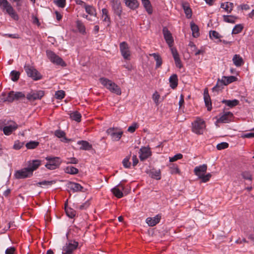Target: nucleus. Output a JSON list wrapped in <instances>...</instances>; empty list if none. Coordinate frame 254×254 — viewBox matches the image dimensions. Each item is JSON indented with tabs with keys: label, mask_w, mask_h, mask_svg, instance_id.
<instances>
[{
	"label": "nucleus",
	"mask_w": 254,
	"mask_h": 254,
	"mask_svg": "<svg viewBox=\"0 0 254 254\" xmlns=\"http://www.w3.org/2000/svg\"><path fill=\"white\" fill-rule=\"evenodd\" d=\"M100 83L111 92L120 95L121 89L115 83L108 78L101 77L99 79Z\"/></svg>",
	"instance_id": "obj_1"
},
{
	"label": "nucleus",
	"mask_w": 254,
	"mask_h": 254,
	"mask_svg": "<svg viewBox=\"0 0 254 254\" xmlns=\"http://www.w3.org/2000/svg\"><path fill=\"white\" fill-rule=\"evenodd\" d=\"M0 8L14 20L18 19V16L7 0H0Z\"/></svg>",
	"instance_id": "obj_2"
},
{
	"label": "nucleus",
	"mask_w": 254,
	"mask_h": 254,
	"mask_svg": "<svg viewBox=\"0 0 254 254\" xmlns=\"http://www.w3.org/2000/svg\"><path fill=\"white\" fill-rule=\"evenodd\" d=\"M205 128V122L200 118H197L192 123V131L196 134H202Z\"/></svg>",
	"instance_id": "obj_3"
},
{
	"label": "nucleus",
	"mask_w": 254,
	"mask_h": 254,
	"mask_svg": "<svg viewBox=\"0 0 254 254\" xmlns=\"http://www.w3.org/2000/svg\"><path fill=\"white\" fill-rule=\"evenodd\" d=\"M237 77L234 76H223L221 80L218 79L216 85L212 88L213 91H217L220 89L219 84L221 85H227L232 83L237 80Z\"/></svg>",
	"instance_id": "obj_4"
},
{
	"label": "nucleus",
	"mask_w": 254,
	"mask_h": 254,
	"mask_svg": "<svg viewBox=\"0 0 254 254\" xmlns=\"http://www.w3.org/2000/svg\"><path fill=\"white\" fill-rule=\"evenodd\" d=\"M46 160L48 161V163L45 165V167L49 170L57 168L61 163L60 158L58 157L47 156Z\"/></svg>",
	"instance_id": "obj_5"
},
{
	"label": "nucleus",
	"mask_w": 254,
	"mask_h": 254,
	"mask_svg": "<svg viewBox=\"0 0 254 254\" xmlns=\"http://www.w3.org/2000/svg\"><path fill=\"white\" fill-rule=\"evenodd\" d=\"M24 68L27 75L33 80H37L42 78L41 74L34 67L26 64Z\"/></svg>",
	"instance_id": "obj_6"
},
{
	"label": "nucleus",
	"mask_w": 254,
	"mask_h": 254,
	"mask_svg": "<svg viewBox=\"0 0 254 254\" xmlns=\"http://www.w3.org/2000/svg\"><path fill=\"white\" fill-rule=\"evenodd\" d=\"M46 54L48 58L53 63L62 66H65L66 65L65 62L63 59L52 51H47Z\"/></svg>",
	"instance_id": "obj_7"
},
{
	"label": "nucleus",
	"mask_w": 254,
	"mask_h": 254,
	"mask_svg": "<svg viewBox=\"0 0 254 254\" xmlns=\"http://www.w3.org/2000/svg\"><path fill=\"white\" fill-rule=\"evenodd\" d=\"M118 130L117 127H110L107 130L106 132L109 135H110L113 140L118 141L121 138L123 132L121 130L118 131Z\"/></svg>",
	"instance_id": "obj_8"
},
{
	"label": "nucleus",
	"mask_w": 254,
	"mask_h": 254,
	"mask_svg": "<svg viewBox=\"0 0 254 254\" xmlns=\"http://www.w3.org/2000/svg\"><path fill=\"white\" fill-rule=\"evenodd\" d=\"M33 175V173L29 170L26 167L21 170L15 171L14 177L17 179H22L31 177Z\"/></svg>",
	"instance_id": "obj_9"
},
{
	"label": "nucleus",
	"mask_w": 254,
	"mask_h": 254,
	"mask_svg": "<svg viewBox=\"0 0 254 254\" xmlns=\"http://www.w3.org/2000/svg\"><path fill=\"white\" fill-rule=\"evenodd\" d=\"M120 50L123 57L125 60H128L130 59V52L128 45L126 42H123L120 44Z\"/></svg>",
	"instance_id": "obj_10"
},
{
	"label": "nucleus",
	"mask_w": 254,
	"mask_h": 254,
	"mask_svg": "<svg viewBox=\"0 0 254 254\" xmlns=\"http://www.w3.org/2000/svg\"><path fill=\"white\" fill-rule=\"evenodd\" d=\"M25 97V95L22 92H14L13 91L8 93L6 99L4 100L5 101L12 102L15 100H19Z\"/></svg>",
	"instance_id": "obj_11"
},
{
	"label": "nucleus",
	"mask_w": 254,
	"mask_h": 254,
	"mask_svg": "<svg viewBox=\"0 0 254 254\" xmlns=\"http://www.w3.org/2000/svg\"><path fill=\"white\" fill-rule=\"evenodd\" d=\"M114 13L121 17L123 9L120 0H109Z\"/></svg>",
	"instance_id": "obj_12"
},
{
	"label": "nucleus",
	"mask_w": 254,
	"mask_h": 254,
	"mask_svg": "<svg viewBox=\"0 0 254 254\" xmlns=\"http://www.w3.org/2000/svg\"><path fill=\"white\" fill-rule=\"evenodd\" d=\"M44 95V92L42 90H32L26 95V98L30 101L41 99Z\"/></svg>",
	"instance_id": "obj_13"
},
{
	"label": "nucleus",
	"mask_w": 254,
	"mask_h": 254,
	"mask_svg": "<svg viewBox=\"0 0 254 254\" xmlns=\"http://www.w3.org/2000/svg\"><path fill=\"white\" fill-rule=\"evenodd\" d=\"M78 246V243L75 240H69L65 245L63 247V251L68 252L73 254V252L75 250Z\"/></svg>",
	"instance_id": "obj_14"
},
{
	"label": "nucleus",
	"mask_w": 254,
	"mask_h": 254,
	"mask_svg": "<svg viewBox=\"0 0 254 254\" xmlns=\"http://www.w3.org/2000/svg\"><path fill=\"white\" fill-rule=\"evenodd\" d=\"M233 118V114L231 112H227L223 114L217 119V123H228L231 122Z\"/></svg>",
	"instance_id": "obj_15"
},
{
	"label": "nucleus",
	"mask_w": 254,
	"mask_h": 254,
	"mask_svg": "<svg viewBox=\"0 0 254 254\" xmlns=\"http://www.w3.org/2000/svg\"><path fill=\"white\" fill-rule=\"evenodd\" d=\"M139 158L141 161H144L151 155V152L149 147H142L139 151Z\"/></svg>",
	"instance_id": "obj_16"
},
{
	"label": "nucleus",
	"mask_w": 254,
	"mask_h": 254,
	"mask_svg": "<svg viewBox=\"0 0 254 254\" xmlns=\"http://www.w3.org/2000/svg\"><path fill=\"white\" fill-rule=\"evenodd\" d=\"M163 33L166 43L170 47H172L174 43V40L171 33L166 27L163 28Z\"/></svg>",
	"instance_id": "obj_17"
},
{
	"label": "nucleus",
	"mask_w": 254,
	"mask_h": 254,
	"mask_svg": "<svg viewBox=\"0 0 254 254\" xmlns=\"http://www.w3.org/2000/svg\"><path fill=\"white\" fill-rule=\"evenodd\" d=\"M41 164V161L40 160H32L28 162L27 167L31 173H33V171L38 168Z\"/></svg>",
	"instance_id": "obj_18"
},
{
	"label": "nucleus",
	"mask_w": 254,
	"mask_h": 254,
	"mask_svg": "<svg viewBox=\"0 0 254 254\" xmlns=\"http://www.w3.org/2000/svg\"><path fill=\"white\" fill-rule=\"evenodd\" d=\"M171 50L176 67L179 68H181L183 67V64L177 50L175 48H171Z\"/></svg>",
	"instance_id": "obj_19"
},
{
	"label": "nucleus",
	"mask_w": 254,
	"mask_h": 254,
	"mask_svg": "<svg viewBox=\"0 0 254 254\" xmlns=\"http://www.w3.org/2000/svg\"><path fill=\"white\" fill-rule=\"evenodd\" d=\"M207 166L206 164L197 166L194 169L195 175L199 178L201 177L206 172Z\"/></svg>",
	"instance_id": "obj_20"
},
{
	"label": "nucleus",
	"mask_w": 254,
	"mask_h": 254,
	"mask_svg": "<svg viewBox=\"0 0 254 254\" xmlns=\"http://www.w3.org/2000/svg\"><path fill=\"white\" fill-rule=\"evenodd\" d=\"M17 128V125L15 123L12 122L11 124L4 127L3 128V131L5 135H9L14 130H16Z\"/></svg>",
	"instance_id": "obj_21"
},
{
	"label": "nucleus",
	"mask_w": 254,
	"mask_h": 254,
	"mask_svg": "<svg viewBox=\"0 0 254 254\" xmlns=\"http://www.w3.org/2000/svg\"><path fill=\"white\" fill-rule=\"evenodd\" d=\"M121 189L123 190L124 188L123 185L120 184L113 188L111 190V191L117 197L121 198L123 196V193Z\"/></svg>",
	"instance_id": "obj_22"
},
{
	"label": "nucleus",
	"mask_w": 254,
	"mask_h": 254,
	"mask_svg": "<svg viewBox=\"0 0 254 254\" xmlns=\"http://www.w3.org/2000/svg\"><path fill=\"white\" fill-rule=\"evenodd\" d=\"M161 219V216L159 215H156L153 217H148L146 219V222L149 226H154L158 224Z\"/></svg>",
	"instance_id": "obj_23"
},
{
	"label": "nucleus",
	"mask_w": 254,
	"mask_h": 254,
	"mask_svg": "<svg viewBox=\"0 0 254 254\" xmlns=\"http://www.w3.org/2000/svg\"><path fill=\"white\" fill-rule=\"evenodd\" d=\"M68 188L72 190L73 192L84 191L83 190V187H82L80 184L76 183L69 182L68 184Z\"/></svg>",
	"instance_id": "obj_24"
},
{
	"label": "nucleus",
	"mask_w": 254,
	"mask_h": 254,
	"mask_svg": "<svg viewBox=\"0 0 254 254\" xmlns=\"http://www.w3.org/2000/svg\"><path fill=\"white\" fill-rule=\"evenodd\" d=\"M102 20L107 26H108L110 25V17L108 14V11L106 8H103L102 9Z\"/></svg>",
	"instance_id": "obj_25"
},
{
	"label": "nucleus",
	"mask_w": 254,
	"mask_h": 254,
	"mask_svg": "<svg viewBox=\"0 0 254 254\" xmlns=\"http://www.w3.org/2000/svg\"><path fill=\"white\" fill-rule=\"evenodd\" d=\"M203 96L205 106L207 107V110L210 111L212 109L211 101L207 89L204 90Z\"/></svg>",
	"instance_id": "obj_26"
},
{
	"label": "nucleus",
	"mask_w": 254,
	"mask_h": 254,
	"mask_svg": "<svg viewBox=\"0 0 254 254\" xmlns=\"http://www.w3.org/2000/svg\"><path fill=\"white\" fill-rule=\"evenodd\" d=\"M126 5L131 9L134 10L139 6V2L137 0H125Z\"/></svg>",
	"instance_id": "obj_27"
},
{
	"label": "nucleus",
	"mask_w": 254,
	"mask_h": 254,
	"mask_svg": "<svg viewBox=\"0 0 254 254\" xmlns=\"http://www.w3.org/2000/svg\"><path fill=\"white\" fill-rule=\"evenodd\" d=\"M87 13L91 16L96 17L97 12L96 8L92 5L86 4L84 7Z\"/></svg>",
	"instance_id": "obj_28"
},
{
	"label": "nucleus",
	"mask_w": 254,
	"mask_h": 254,
	"mask_svg": "<svg viewBox=\"0 0 254 254\" xmlns=\"http://www.w3.org/2000/svg\"><path fill=\"white\" fill-rule=\"evenodd\" d=\"M233 62L235 65L237 67L242 66L244 62L242 58L239 55L236 54L232 59Z\"/></svg>",
	"instance_id": "obj_29"
},
{
	"label": "nucleus",
	"mask_w": 254,
	"mask_h": 254,
	"mask_svg": "<svg viewBox=\"0 0 254 254\" xmlns=\"http://www.w3.org/2000/svg\"><path fill=\"white\" fill-rule=\"evenodd\" d=\"M170 86L175 89L178 86V78L176 74H172L169 78Z\"/></svg>",
	"instance_id": "obj_30"
},
{
	"label": "nucleus",
	"mask_w": 254,
	"mask_h": 254,
	"mask_svg": "<svg viewBox=\"0 0 254 254\" xmlns=\"http://www.w3.org/2000/svg\"><path fill=\"white\" fill-rule=\"evenodd\" d=\"M77 144L81 145L80 149L84 150H89L92 149V145L88 142L85 140H80L77 142Z\"/></svg>",
	"instance_id": "obj_31"
},
{
	"label": "nucleus",
	"mask_w": 254,
	"mask_h": 254,
	"mask_svg": "<svg viewBox=\"0 0 254 254\" xmlns=\"http://www.w3.org/2000/svg\"><path fill=\"white\" fill-rule=\"evenodd\" d=\"M220 7L221 8L224 9L228 13H230L234 8V4L232 2H226L225 3H222Z\"/></svg>",
	"instance_id": "obj_32"
},
{
	"label": "nucleus",
	"mask_w": 254,
	"mask_h": 254,
	"mask_svg": "<svg viewBox=\"0 0 254 254\" xmlns=\"http://www.w3.org/2000/svg\"><path fill=\"white\" fill-rule=\"evenodd\" d=\"M150 56L153 57L156 61V68L160 67L162 64V60L161 56L158 53H152L149 54Z\"/></svg>",
	"instance_id": "obj_33"
},
{
	"label": "nucleus",
	"mask_w": 254,
	"mask_h": 254,
	"mask_svg": "<svg viewBox=\"0 0 254 254\" xmlns=\"http://www.w3.org/2000/svg\"><path fill=\"white\" fill-rule=\"evenodd\" d=\"M222 103L225 104L230 108H233L238 105L239 103V101L237 99H234L232 100L224 99L222 101Z\"/></svg>",
	"instance_id": "obj_34"
},
{
	"label": "nucleus",
	"mask_w": 254,
	"mask_h": 254,
	"mask_svg": "<svg viewBox=\"0 0 254 254\" xmlns=\"http://www.w3.org/2000/svg\"><path fill=\"white\" fill-rule=\"evenodd\" d=\"M190 25L192 36L195 38L198 37L199 36L198 27L193 22H190Z\"/></svg>",
	"instance_id": "obj_35"
},
{
	"label": "nucleus",
	"mask_w": 254,
	"mask_h": 254,
	"mask_svg": "<svg viewBox=\"0 0 254 254\" xmlns=\"http://www.w3.org/2000/svg\"><path fill=\"white\" fill-rule=\"evenodd\" d=\"M182 7H183L184 12L186 15V17L188 18H190L192 15V12H191V9H190V6L189 5V4L186 2L183 3Z\"/></svg>",
	"instance_id": "obj_36"
},
{
	"label": "nucleus",
	"mask_w": 254,
	"mask_h": 254,
	"mask_svg": "<svg viewBox=\"0 0 254 254\" xmlns=\"http://www.w3.org/2000/svg\"><path fill=\"white\" fill-rule=\"evenodd\" d=\"M142 3L148 14L152 13V8L149 0H141Z\"/></svg>",
	"instance_id": "obj_37"
},
{
	"label": "nucleus",
	"mask_w": 254,
	"mask_h": 254,
	"mask_svg": "<svg viewBox=\"0 0 254 254\" xmlns=\"http://www.w3.org/2000/svg\"><path fill=\"white\" fill-rule=\"evenodd\" d=\"M70 117L72 120L77 122H80L81 121V115L79 112L76 111L71 113L70 114Z\"/></svg>",
	"instance_id": "obj_38"
},
{
	"label": "nucleus",
	"mask_w": 254,
	"mask_h": 254,
	"mask_svg": "<svg viewBox=\"0 0 254 254\" xmlns=\"http://www.w3.org/2000/svg\"><path fill=\"white\" fill-rule=\"evenodd\" d=\"M76 27L77 28L79 32L83 34L86 33L85 27L83 23L80 20H77L76 22Z\"/></svg>",
	"instance_id": "obj_39"
},
{
	"label": "nucleus",
	"mask_w": 254,
	"mask_h": 254,
	"mask_svg": "<svg viewBox=\"0 0 254 254\" xmlns=\"http://www.w3.org/2000/svg\"><path fill=\"white\" fill-rule=\"evenodd\" d=\"M223 20L227 23H234L237 17L233 15H223Z\"/></svg>",
	"instance_id": "obj_40"
},
{
	"label": "nucleus",
	"mask_w": 254,
	"mask_h": 254,
	"mask_svg": "<svg viewBox=\"0 0 254 254\" xmlns=\"http://www.w3.org/2000/svg\"><path fill=\"white\" fill-rule=\"evenodd\" d=\"M39 144V142L36 141H30L27 142L25 146L28 149H33L36 148Z\"/></svg>",
	"instance_id": "obj_41"
},
{
	"label": "nucleus",
	"mask_w": 254,
	"mask_h": 254,
	"mask_svg": "<svg viewBox=\"0 0 254 254\" xmlns=\"http://www.w3.org/2000/svg\"><path fill=\"white\" fill-rule=\"evenodd\" d=\"M65 172L67 174L74 175L78 173V170L73 166H67L65 169Z\"/></svg>",
	"instance_id": "obj_42"
},
{
	"label": "nucleus",
	"mask_w": 254,
	"mask_h": 254,
	"mask_svg": "<svg viewBox=\"0 0 254 254\" xmlns=\"http://www.w3.org/2000/svg\"><path fill=\"white\" fill-rule=\"evenodd\" d=\"M65 211L66 215L69 218H72L76 215V211L71 208H66L65 206Z\"/></svg>",
	"instance_id": "obj_43"
},
{
	"label": "nucleus",
	"mask_w": 254,
	"mask_h": 254,
	"mask_svg": "<svg viewBox=\"0 0 254 254\" xmlns=\"http://www.w3.org/2000/svg\"><path fill=\"white\" fill-rule=\"evenodd\" d=\"M55 135L58 137V138H61L63 137L62 141H66L67 140V139L65 137V133L64 131L61 130H57L55 131Z\"/></svg>",
	"instance_id": "obj_44"
},
{
	"label": "nucleus",
	"mask_w": 254,
	"mask_h": 254,
	"mask_svg": "<svg viewBox=\"0 0 254 254\" xmlns=\"http://www.w3.org/2000/svg\"><path fill=\"white\" fill-rule=\"evenodd\" d=\"M10 78L13 81H16L18 80L20 76V72L15 70H12L10 72Z\"/></svg>",
	"instance_id": "obj_45"
},
{
	"label": "nucleus",
	"mask_w": 254,
	"mask_h": 254,
	"mask_svg": "<svg viewBox=\"0 0 254 254\" xmlns=\"http://www.w3.org/2000/svg\"><path fill=\"white\" fill-rule=\"evenodd\" d=\"M150 175L151 178L155 179L157 180H159L161 179L160 175L161 172L160 170H154L150 172Z\"/></svg>",
	"instance_id": "obj_46"
},
{
	"label": "nucleus",
	"mask_w": 254,
	"mask_h": 254,
	"mask_svg": "<svg viewBox=\"0 0 254 254\" xmlns=\"http://www.w3.org/2000/svg\"><path fill=\"white\" fill-rule=\"evenodd\" d=\"M241 175L244 179L249 181L252 180V176L249 171L243 172Z\"/></svg>",
	"instance_id": "obj_47"
},
{
	"label": "nucleus",
	"mask_w": 254,
	"mask_h": 254,
	"mask_svg": "<svg viewBox=\"0 0 254 254\" xmlns=\"http://www.w3.org/2000/svg\"><path fill=\"white\" fill-rule=\"evenodd\" d=\"M243 28V27L241 24H238L236 25L233 28L232 30V34H236L240 33L242 29Z\"/></svg>",
	"instance_id": "obj_48"
},
{
	"label": "nucleus",
	"mask_w": 254,
	"mask_h": 254,
	"mask_svg": "<svg viewBox=\"0 0 254 254\" xmlns=\"http://www.w3.org/2000/svg\"><path fill=\"white\" fill-rule=\"evenodd\" d=\"M65 93L63 90H59L56 92L55 97L57 99L61 100L64 97Z\"/></svg>",
	"instance_id": "obj_49"
},
{
	"label": "nucleus",
	"mask_w": 254,
	"mask_h": 254,
	"mask_svg": "<svg viewBox=\"0 0 254 254\" xmlns=\"http://www.w3.org/2000/svg\"><path fill=\"white\" fill-rule=\"evenodd\" d=\"M138 127V125L136 123H133L130 126L128 127L127 131L130 133H133L135 129Z\"/></svg>",
	"instance_id": "obj_50"
},
{
	"label": "nucleus",
	"mask_w": 254,
	"mask_h": 254,
	"mask_svg": "<svg viewBox=\"0 0 254 254\" xmlns=\"http://www.w3.org/2000/svg\"><path fill=\"white\" fill-rule=\"evenodd\" d=\"M129 157L127 156L123 160V166L126 168H129L130 167L131 163L129 162Z\"/></svg>",
	"instance_id": "obj_51"
},
{
	"label": "nucleus",
	"mask_w": 254,
	"mask_h": 254,
	"mask_svg": "<svg viewBox=\"0 0 254 254\" xmlns=\"http://www.w3.org/2000/svg\"><path fill=\"white\" fill-rule=\"evenodd\" d=\"M210 37L211 39H217L220 38V35L218 32L215 31H211L210 32Z\"/></svg>",
	"instance_id": "obj_52"
},
{
	"label": "nucleus",
	"mask_w": 254,
	"mask_h": 254,
	"mask_svg": "<svg viewBox=\"0 0 254 254\" xmlns=\"http://www.w3.org/2000/svg\"><path fill=\"white\" fill-rule=\"evenodd\" d=\"M228 146H229V144L228 143L223 142L218 144L217 145L216 147L218 150H220L222 149L227 148L228 147Z\"/></svg>",
	"instance_id": "obj_53"
},
{
	"label": "nucleus",
	"mask_w": 254,
	"mask_h": 254,
	"mask_svg": "<svg viewBox=\"0 0 254 254\" xmlns=\"http://www.w3.org/2000/svg\"><path fill=\"white\" fill-rule=\"evenodd\" d=\"M183 158V155L182 154L179 153L175 155H174L172 157L169 158V161L170 162H173L176 161L177 160L179 159H181Z\"/></svg>",
	"instance_id": "obj_54"
},
{
	"label": "nucleus",
	"mask_w": 254,
	"mask_h": 254,
	"mask_svg": "<svg viewBox=\"0 0 254 254\" xmlns=\"http://www.w3.org/2000/svg\"><path fill=\"white\" fill-rule=\"evenodd\" d=\"M55 3L60 7L63 8L65 5V0H55Z\"/></svg>",
	"instance_id": "obj_55"
},
{
	"label": "nucleus",
	"mask_w": 254,
	"mask_h": 254,
	"mask_svg": "<svg viewBox=\"0 0 254 254\" xmlns=\"http://www.w3.org/2000/svg\"><path fill=\"white\" fill-rule=\"evenodd\" d=\"M24 143L23 142H20L16 141L15 142L13 145V148L16 150L20 149L23 146Z\"/></svg>",
	"instance_id": "obj_56"
},
{
	"label": "nucleus",
	"mask_w": 254,
	"mask_h": 254,
	"mask_svg": "<svg viewBox=\"0 0 254 254\" xmlns=\"http://www.w3.org/2000/svg\"><path fill=\"white\" fill-rule=\"evenodd\" d=\"M55 183L54 181H43L38 183L39 185L51 186Z\"/></svg>",
	"instance_id": "obj_57"
},
{
	"label": "nucleus",
	"mask_w": 254,
	"mask_h": 254,
	"mask_svg": "<svg viewBox=\"0 0 254 254\" xmlns=\"http://www.w3.org/2000/svg\"><path fill=\"white\" fill-rule=\"evenodd\" d=\"M211 177V175L210 173H208L206 175H203L201 177H200L199 179H201L202 180V182L203 183H205L209 180L210 178Z\"/></svg>",
	"instance_id": "obj_58"
},
{
	"label": "nucleus",
	"mask_w": 254,
	"mask_h": 254,
	"mask_svg": "<svg viewBox=\"0 0 254 254\" xmlns=\"http://www.w3.org/2000/svg\"><path fill=\"white\" fill-rule=\"evenodd\" d=\"M90 205V202L89 200L86 201L84 203H83L82 204L80 205L78 208L80 210H84L87 209L89 206Z\"/></svg>",
	"instance_id": "obj_59"
},
{
	"label": "nucleus",
	"mask_w": 254,
	"mask_h": 254,
	"mask_svg": "<svg viewBox=\"0 0 254 254\" xmlns=\"http://www.w3.org/2000/svg\"><path fill=\"white\" fill-rule=\"evenodd\" d=\"M241 137L243 138H254V132L244 133V134H242Z\"/></svg>",
	"instance_id": "obj_60"
},
{
	"label": "nucleus",
	"mask_w": 254,
	"mask_h": 254,
	"mask_svg": "<svg viewBox=\"0 0 254 254\" xmlns=\"http://www.w3.org/2000/svg\"><path fill=\"white\" fill-rule=\"evenodd\" d=\"M170 172L171 174H178L179 173V169L177 167L174 166L170 168Z\"/></svg>",
	"instance_id": "obj_61"
},
{
	"label": "nucleus",
	"mask_w": 254,
	"mask_h": 254,
	"mask_svg": "<svg viewBox=\"0 0 254 254\" xmlns=\"http://www.w3.org/2000/svg\"><path fill=\"white\" fill-rule=\"evenodd\" d=\"M159 97H160V95L157 92L154 93L153 95V100L156 104H158V100H159Z\"/></svg>",
	"instance_id": "obj_62"
},
{
	"label": "nucleus",
	"mask_w": 254,
	"mask_h": 254,
	"mask_svg": "<svg viewBox=\"0 0 254 254\" xmlns=\"http://www.w3.org/2000/svg\"><path fill=\"white\" fill-rule=\"evenodd\" d=\"M15 249L14 247L7 248L5 252V254H14Z\"/></svg>",
	"instance_id": "obj_63"
},
{
	"label": "nucleus",
	"mask_w": 254,
	"mask_h": 254,
	"mask_svg": "<svg viewBox=\"0 0 254 254\" xmlns=\"http://www.w3.org/2000/svg\"><path fill=\"white\" fill-rule=\"evenodd\" d=\"M132 165L133 166H135L138 163V158H137V156L135 155H134L132 156Z\"/></svg>",
	"instance_id": "obj_64"
}]
</instances>
